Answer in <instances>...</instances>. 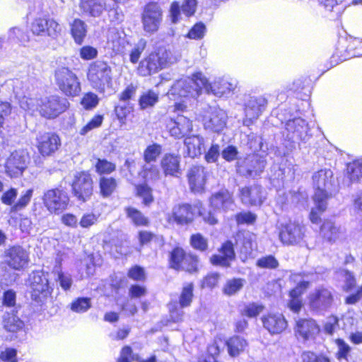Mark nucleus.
I'll use <instances>...</instances> for the list:
<instances>
[{
  "instance_id": "37998d69",
  "label": "nucleus",
  "mask_w": 362,
  "mask_h": 362,
  "mask_svg": "<svg viewBox=\"0 0 362 362\" xmlns=\"http://www.w3.org/2000/svg\"><path fill=\"white\" fill-rule=\"evenodd\" d=\"M245 280L240 278L232 279L226 283L223 291L227 296H233L242 289Z\"/></svg>"
},
{
  "instance_id": "09e8293b",
  "label": "nucleus",
  "mask_w": 362,
  "mask_h": 362,
  "mask_svg": "<svg viewBox=\"0 0 362 362\" xmlns=\"http://www.w3.org/2000/svg\"><path fill=\"white\" fill-rule=\"evenodd\" d=\"M33 189H29L23 192L16 203L11 206V211H18L24 209L30 202Z\"/></svg>"
},
{
  "instance_id": "680f3d73",
  "label": "nucleus",
  "mask_w": 362,
  "mask_h": 362,
  "mask_svg": "<svg viewBox=\"0 0 362 362\" xmlns=\"http://www.w3.org/2000/svg\"><path fill=\"white\" fill-rule=\"evenodd\" d=\"M257 265L261 268L275 269L279 266V262L273 256L269 255L259 259Z\"/></svg>"
},
{
  "instance_id": "13d9d810",
  "label": "nucleus",
  "mask_w": 362,
  "mask_h": 362,
  "mask_svg": "<svg viewBox=\"0 0 362 362\" xmlns=\"http://www.w3.org/2000/svg\"><path fill=\"white\" fill-rule=\"evenodd\" d=\"M98 102L99 98L97 95L93 93H88L83 97L81 104L84 108L88 110L95 107Z\"/></svg>"
},
{
  "instance_id": "bf43d9fd",
  "label": "nucleus",
  "mask_w": 362,
  "mask_h": 362,
  "mask_svg": "<svg viewBox=\"0 0 362 362\" xmlns=\"http://www.w3.org/2000/svg\"><path fill=\"white\" fill-rule=\"evenodd\" d=\"M302 362H330L329 359L322 355H316L311 351H304L301 354Z\"/></svg>"
},
{
  "instance_id": "6e6552de",
  "label": "nucleus",
  "mask_w": 362,
  "mask_h": 362,
  "mask_svg": "<svg viewBox=\"0 0 362 362\" xmlns=\"http://www.w3.org/2000/svg\"><path fill=\"white\" fill-rule=\"evenodd\" d=\"M30 287L31 298L37 303H43L51 294L48 279L42 272H35L30 274Z\"/></svg>"
},
{
  "instance_id": "0eeeda50",
  "label": "nucleus",
  "mask_w": 362,
  "mask_h": 362,
  "mask_svg": "<svg viewBox=\"0 0 362 362\" xmlns=\"http://www.w3.org/2000/svg\"><path fill=\"white\" fill-rule=\"evenodd\" d=\"M266 166V160L259 155L252 154L237 162V172L240 175L256 178L264 171Z\"/></svg>"
},
{
  "instance_id": "8fccbe9b",
  "label": "nucleus",
  "mask_w": 362,
  "mask_h": 362,
  "mask_svg": "<svg viewBox=\"0 0 362 362\" xmlns=\"http://www.w3.org/2000/svg\"><path fill=\"white\" fill-rule=\"evenodd\" d=\"M158 100V95L153 90L144 93L139 99V105L141 109H146L153 106Z\"/></svg>"
},
{
  "instance_id": "473e14b6",
  "label": "nucleus",
  "mask_w": 362,
  "mask_h": 362,
  "mask_svg": "<svg viewBox=\"0 0 362 362\" xmlns=\"http://www.w3.org/2000/svg\"><path fill=\"white\" fill-rule=\"evenodd\" d=\"M237 237L238 242L242 244L241 252L245 255H251L256 248V235L250 231H245L238 233Z\"/></svg>"
},
{
  "instance_id": "c9c22d12",
  "label": "nucleus",
  "mask_w": 362,
  "mask_h": 362,
  "mask_svg": "<svg viewBox=\"0 0 362 362\" xmlns=\"http://www.w3.org/2000/svg\"><path fill=\"white\" fill-rule=\"evenodd\" d=\"M230 356L235 357L243 352L247 343L246 340L238 336L230 338L226 343Z\"/></svg>"
},
{
  "instance_id": "2f4dec72",
  "label": "nucleus",
  "mask_w": 362,
  "mask_h": 362,
  "mask_svg": "<svg viewBox=\"0 0 362 362\" xmlns=\"http://www.w3.org/2000/svg\"><path fill=\"white\" fill-rule=\"evenodd\" d=\"M184 144L187 155L191 158L200 156L204 148V139L200 135H188L185 138Z\"/></svg>"
},
{
  "instance_id": "ea45409f",
  "label": "nucleus",
  "mask_w": 362,
  "mask_h": 362,
  "mask_svg": "<svg viewBox=\"0 0 362 362\" xmlns=\"http://www.w3.org/2000/svg\"><path fill=\"white\" fill-rule=\"evenodd\" d=\"M162 152V146L158 144L148 146L144 151V160L146 163L155 162Z\"/></svg>"
},
{
  "instance_id": "cd10ccee",
  "label": "nucleus",
  "mask_w": 362,
  "mask_h": 362,
  "mask_svg": "<svg viewBox=\"0 0 362 362\" xmlns=\"http://www.w3.org/2000/svg\"><path fill=\"white\" fill-rule=\"evenodd\" d=\"M320 234L329 243H335L344 235V229L334 222L326 220L320 228Z\"/></svg>"
},
{
  "instance_id": "052dcab7",
  "label": "nucleus",
  "mask_w": 362,
  "mask_h": 362,
  "mask_svg": "<svg viewBox=\"0 0 362 362\" xmlns=\"http://www.w3.org/2000/svg\"><path fill=\"white\" fill-rule=\"evenodd\" d=\"M103 120V117L102 115H96L86 125L83 127L80 130V134L86 135L90 130L99 127Z\"/></svg>"
},
{
  "instance_id": "39448f33",
  "label": "nucleus",
  "mask_w": 362,
  "mask_h": 362,
  "mask_svg": "<svg viewBox=\"0 0 362 362\" xmlns=\"http://www.w3.org/2000/svg\"><path fill=\"white\" fill-rule=\"evenodd\" d=\"M111 67L105 62L97 60L92 63L87 74L88 80L96 90L103 92L112 81Z\"/></svg>"
},
{
  "instance_id": "5701e85b",
  "label": "nucleus",
  "mask_w": 362,
  "mask_h": 362,
  "mask_svg": "<svg viewBox=\"0 0 362 362\" xmlns=\"http://www.w3.org/2000/svg\"><path fill=\"white\" fill-rule=\"evenodd\" d=\"M286 130L288 132V139L305 141L308 137V124L305 119L300 117L288 120L286 124Z\"/></svg>"
},
{
  "instance_id": "f3484780",
  "label": "nucleus",
  "mask_w": 362,
  "mask_h": 362,
  "mask_svg": "<svg viewBox=\"0 0 362 362\" xmlns=\"http://www.w3.org/2000/svg\"><path fill=\"white\" fill-rule=\"evenodd\" d=\"M227 115L225 111L217 107H210L207 115L204 117V128L214 132H221L226 125Z\"/></svg>"
},
{
  "instance_id": "774afa93",
  "label": "nucleus",
  "mask_w": 362,
  "mask_h": 362,
  "mask_svg": "<svg viewBox=\"0 0 362 362\" xmlns=\"http://www.w3.org/2000/svg\"><path fill=\"white\" fill-rule=\"evenodd\" d=\"M0 359L5 362H17V351L12 348H6L0 353Z\"/></svg>"
},
{
  "instance_id": "5fc2aeb1",
  "label": "nucleus",
  "mask_w": 362,
  "mask_h": 362,
  "mask_svg": "<svg viewBox=\"0 0 362 362\" xmlns=\"http://www.w3.org/2000/svg\"><path fill=\"white\" fill-rule=\"evenodd\" d=\"M190 243L193 248L205 251L208 247V240L200 233L192 235L190 238Z\"/></svg>"
},
{
  "instance_id": "7c9ffc66",
  "label": "nucleus",
  "mask_w": 362,
  "mask_h": 362,
  "mask_svg": "<svg viewBox=\"0 0 362 362\" xmlns=\"http://www.w3.org/2000/svg\"><path fill=\"white\" fill-rule=\"evenodd\" d=\"M79 8L85 14L99 17L106 10L105 0H80Z\"/></svg>"
},
{
  "instance_id": "de8ad7c7",
  "label": "nucleus",
  "mask_w": 362,
  "mask_h": 362,
  "mask_svg": "<svg viewBox=\"0 0 362 362\" xmlns=\"http://www.w3.org/2000/svg\"><path fill=\"white\" fill-rule=\"evenodd\" d=\"M136 194L143 199L144 204L147 205L153 201L152 189L146 183L136 185Z\"/></svg>"
},
{
  "instance_id": "864d4df0",
  "label": "nucleus",
  "mask_w": 362,
  "mask_h": 362,
  "mask_svg": "<svg viewBox=\"0 0 362 362\" xmlns=\"http://www.w3.org/2000/svg\"><path fill=\"white\" fill-rule=\"evenodd\" d=\"M96 172L99 174H109L115 170V164L105 160L100 159L97 160L95 163Z\"/></svg>"
},
{
  "instance_id": "58836bf2",
  "label": "nucleus",
  "mask_w": 362,
  "mask_h": 362,
  "mask_svg": "<svg viewBox=\"0 0 362 362\" xmlns=\"http://www.w3.org/2000/svg\"><path fill=\"white\" fill-rule=\"evenodd\" d=\"M349 183L358 182L362 177V159L354 161L347 165Z\"/></svg>"
},
{
  "instance_id": "4468645a",
  "label": "nucleus",
  "mask_w": 362,
  "mask_h": 362,
  "mask_svg": "<svg viewBox=\"0 0 362 362\" xmlns=\"http://www.w3.org/2000/svg\"><path fill=\"white\" fill-rule=\"evenodd\" d=\"M167 128L171 136L180 139L192 133V121L185 116L178 115L176 118L170 119L167 124Z\"/></svg>"
},
{
  "instance_id": "6e6d98bb",
  "label": "nucleus",
  "mask_w": 362,
  "mask_h": 362,
  "mask_svg": "<svg viewBox=\"0 0 362 362\" xmlns=\"http://www.w3.org/2000/svg\"><path fill=\"white\" fill-rule=\"evenodd\" d=\"M91 306L90 299L88 298H78L71 305V309L76 313L87 311Z\"/></svg>"
},
{
  "instance_id": "dca6fc26",
  "label": "nucleus",
  "mask_w": 362,
  "mask_h": 362,
  "mask_svg": "<svg viewBox=\"0 0 362 362\" xmlns=\"http://www.w3.org/2000/svg\"><path fill=\"white\" fill-rule=\"evenodd\" d=\"M37 148L42 156H49L60 146L59 137L51 132L39 133L36 138Z\"/></svg>"
},
{
  "instance_id": "f03ea898",
  "label": "nucleus",
  "mask_w": 362,
  "mask_h": 362,
  "mask_svg": "<svg viewBox=\"0 0 362 362\" xmlns=\"http://www.w3.org/2000/svg\"><path fill=\"white\" fill-rule=\"evenodd\" d=\"M313 185L315 188L314 202L320 211L327 209L326 200L331 196L335 189L334 179L330 169H322L313 175Z\"/></svg>"
},
{
  "instance_id": "c03bdc74",
  "label": "nucleus",
  "mask_w": 362,
  "mask_h": 362,
  "mask_svg": "<svg viewBox=\"0 0 362 362\" xmlns=\"http://www.w3.org/2000/svg\"><path fill=\"white\" fill-rule=\"evenodd\" d=\"M199 259L197 255L187 254L181 264L180 270H184L189 273L196 272L198 270Z\"/></svg>"
},
{
  "instance_id": "f8f14e48",
  "label": "nucleus",
  "mask_w": 362,
  "mask_h": 362,
  "mask_svg": "<svg viewBox=\"0 0 362 362\" xmlns=\"http://www.w3.org/2000/svg\"><path fill=\"white\" fill-rule=\"evenodd\" d=\"M31 32L34 35L50 37L56 39L61 33L59 24L52 18H38L31 24Z\"/></svg>"
},
{
  "instance_id": "a211bd4d",
  "label": "nucleus",
  "mask_w": 362,
  "mask_h": 362,
  "mask_svg": "<svg viewBox=\"0 0 362 362\" xmlns=\"http://www.w3.org/2000/svg\"><path fill=\"white\" fill-rule=\"evenodd\" d=\"M5 261L12 269L20 270L28 264V253L21 246H13L5 251Z\"/></svg>"
},
{
  "instance_id": "9d476101",
  "label": "nucleus",
  "mask_w": 362,
  "mask_h": 362,
  "mask_svg": "<svg viewBox=\"0 0 362 362\" xmlns=\"http://www.w3.org/2000/svg\"><path fill=\"white\" fill-rule=\"evenodd\" d=\"M163 19V11L158 3L150 2L146 4L141 16L144 30L150 33L156 32Z\"/></svg>"
},
{
  "instance_id": "4c0bfd02",
  "label": "nucleus",
  "mask_w": 362,
  "mask_h": 362,
  "mask_svg": "<svg viewBox=\"0 0 362 362\" xmlns=\"http://www.w3.org/2000/svg\"><path fill=\"white\" fill-rule=\"evenodd\" d=\"M146 181H156L160 179V173L158 167L152 163H145L139 173Z\"/></svg>"
},
{
  "instance_id": "603ef678",
  "label": "nucleus",
  "mask_w": 362,
  "mask_h": 362,
  "mask_svg": "<svg viewBox=\"0 0 362 362\" xmlns=\"http://www.w3.org/2000/svg\"><path fill=\"white\" fill-rule=\"evenodd\" d=\"M8 38L10 40H16L21 44L28 42L30 40L28 35L18 27H14L9 30Z\"/></svg>"
},
{
  "instance_id": "a878e982",
  "label": "nucleus",
  "mask_w": 362,
  "mask_h": 362,
  "mask_svg": "<svg viewBox=\"0 0 362 362\" xmlns=\"http://www.w3.org/2000/svg\"><path fill=\"white\" fill-rule=\"evenodd\" d=\"M219 255H213L210 257V262L213 265L228 267L230 266V262L235 257L233 245L230 241H227L223 244L219 250Z\"/></svg>"
},
{
  "instance_id": "9b49d317",
  "label": "nucleus",
  "mask_w": 362,
  "mask_h": 362,
  "mask_svg": "<svg viewBox=\"0 0 362 362\" xmlns=\"http://www.w3.org/2000/svg\"><path fill=\"white\" fill-rule=\"evenodd\" d=\"M69 198L66 192L58 188L47 190L43 196V202L47 210L54 214H60L69 204Z\"/></svg>"
},
{
  "instance_id": "aec40b11",
  "label": "nucleus",
  "mask_w": 362,
  "mask_h": 362,
  "mask_svg": "<svg viewBox=\"0 0 362 362\" xmlns=\"http://www.w3.org/2000/svg\"><path fill=\"white\" fill-rule=\"evenodd\" d=\"M267 105V100L264 97H251L245 105L246 119L244 120V124L249 126L253 119H257L265 110Z\"/></svg>"
},
{
  "instance_id": "f704fd0d",
  "label": "nucleus",
  "mask_w": 362,
  "mask_h": 362,
  "mask_svg": "<svg viewBox=\"0 0 362 362\" xmlns=\"http://www.w3.org/2000/svg\"><path fill=\"white\" fill-rule=\"evenodd\" d=\"M206 85L204 90L206 93L212 92L214 95L219 96L230 93L233 89L232 84L223 79H219L218 81H215L213 84L209 83L206 80Z\"/></svg>"
},
{
  "instance_id": "4be33fe9",
  "label": "nucleus",
  "mask_w": 362,
  "mask_h": 362,
  "mask_svg": "<svg viewBox=\"0 0 362 362\" xmlns=\"http://www.w3.org/2000/svg\"><path fill=\"white\" fill-rule=\"evenodd\" d=\"M294 332L304 341L314 339L320 332V327L313 319H298L296 321Z\"/></svg>"
},
{
  "instance_id": "a18cd8bd",
  "label": "nucleus",
  "mask_w": 362,
  "mask_h": 362,
  "mask_svg": "<svg viewBox=\"0 0 362 362\" xmlns=\"http://www.w3.org/2000/svg\"><path fill=\"white\" fill-rule=\"evenodd\" d=\"M186 255L187 254L185 253L182 248H175L170 254V267L176 270H180L181 264L182 263Z\"/></svg>"
},
{
  "instance_id": "4d7b16f0",
  "label": "nucleus",
  "mask_w": 362,
  "mask_h": 362,
  "mask_svg": "<svg viewBox=\"0 0 362 362\" xmlns=\"http://www.w3.org/2000/svg\"><path fill=\"white\" fill-rule=\"evenodd\" d=\"M146 45V41L144 39H141L138 42V43L136 45V46L130 53L131 62H132L133 64H136L139 61L141 53L145 49Z\"/></svg>"
},
{
  "instance_id": "2eb2a0df",
  "label": "nucleus",
  "mask_w": 362,
  "mask_h": 362,
  "mask_svg": "<svg viewBox=\"0 0 362 362\" xmlns=\"http://www.w3.org/2000/svg\"><path fill=\"white\" fill-rule=\"evenodd\" d=\"M304 237V227L296 222L289 221L281 225L279 238L284 244L298 243Z\"/></svg>"
},
{
  "instance_id": "e433bc0d",
  "label": "nucleus",
  "mask_w": 362,
  "mask_h": 362,
  "mask_svg": "<svg viewBox=\"0 0 362 362\" xmlns=\"http://www.w3.org/2000/svg\"><path fill=\"white\" fill-rule=\"evenodd\" d=\"M3 326L8 332H16L23 328L24 323L13 313H7L3 317Z\"/></svg>"
},
{
  "instance_id": "0e129e2a",
  "label": "nucleus",
  "mask_w": 362,
  "mask_h": 362,
  "mask_svg": "<svg viewBox=\"0 0 362 362\" xmlns=\"http://www.w3.org/2000/svg\"><path fill=\"white\" fill-rule=\"evenodd\" d=\"M98 221V216L93 213L85 214L81 217L79 225L83 228H88Z\"/></svg>"
},
{
  "instance_id": "1a4fd4ad",
  "label": "nucleus",
  "mask_w": 362,
  "mask_h": 362,
  "mask_svg": "<svg viewBox=\"0 0 362 362\" xmlns=\"http://www.w3.org/2000/svg\"><path fill=\"white\" fill-rule=\"evenodd\" d=\"M72 190L78 201L85 202L93 194V181L90 175L87 172L77 173L72 182Z\"/></svg>"
},
{
  "instance_id": "7ed1b4c3",
  "label": "nucleus",
  "mask_w": 362,
  "mask_h": 362,
  "mask_svg": "<svg viewBox=\"0 0 362 362\" xmlns=\"http://www.w3.org/2000/svg\"><path fill=\"white\" fill-rule=\"evenodd\" d=\"M173 60L171 51L165 47H160L140 62L138 71L141 76H150L168 67Z\"/></svg>"
},
{
  "instance_id": "a19ab883",
  "label": "nucleus",
  "mask_w": 362,
  "mask_h": 362,
  "mask_svg": "<svg viewBox=\"0 0 362 362\" xmlns=\"http://www.w3.org/2000/svg\"><path fill=\"white\" fill-rule=\"evenodd\" d=\"M117 181L113 177H101L100 180V193L103 197H110L117 187Z\"/></svg>"
},
{
  "instance_id": "72a5a7b5",
  "label": "nucleus",
  "mask_w": 362,
  "mask_h": 362,
  "mask_svg": "<svg viewBox=\"0 0 362 362\" xmlns=\"http://www.w3.org/2000/svg\"><path fill=\"white\" fill-rule=\"evenodd\" d=\"M71 34L74 42L78 45H81L87 34V25L86 23L78 18H76L70 25Z\"/></svg>"
},
{
  "instance_id": "412c9836",
  "label": "nucleus",
  "mask_w": 362,
  "mask_h": 362,
  "mask_svg": "<svg viewBox=\"0 0 362 362\" xmlns=\"http://www.w3.org/2000/svg\"><path fill=\"white\" fill-rule=\"evenodd\" d=\"M264 328L271 334L282 333L288 327V322L281 313H268L261 317Z\"/></svg>"
},
{
  "instance_id": "393cba45",
  "label": "nucleus",
  "mask_w": 362,
  "mask_h": 362,
  "mask_svg": "<svg viewBox=\"0 0 362 362\" xmlns=\"http://www.w3.org/2000/svg\"><path fill=\"white\" fill-rule=\"evenodd\" d=\"M194 219V214L191 205L182 204L175 206L172 212L168 215V221H172L179 225H185L191 223Z\"/></svg>"
},
{
  "instance_id": "b1692460",
  "label": "nucleus",
  "mask_w": 362,
  "mask_h": 362,
  "mask_svg": "<svg viewBox=\"0 0 362 362\" xmlns=\"http://www.w3.org/2000/svg\"><path fill=\"white\" fill-rule=\"evenodd\" d=\"M240 197L244 204L252 206L261 204L265 198L263 188L258 185L242 188Z\"/></svg>"
},
{
  "instance_id": "338daca9",
  "label": "nucleus",
  "mask_w": 362,
  "mask_h": 362,
  "mask_svg": "<svg viewBox=\"0 0 362 362\" xmlns=\"http://www.w3.org/2000/svg\"><path fill=\"white\" fill-rule=\"evenodd\" d=\"M205 32V25L203 23H197L189 31L188 37L192 39H201L203 37Z\"/></svg>"
},
{
  "instance_id": "69168bd1",
  "label": "nucleus",
  "mask_w": 362,
  "mask_h": 362,
  "mask_svg": "<svg viewBox=\"0 0 362 362\" xmlns=\"http://www.w3.org/2000/svg\"><path fill=\"white\" fill-rule=\"evenodd\" d=\"M257 218V216L250 211L241 212L236 215V221L238 224L253 223Z\"/></svg>"
},
{
  "instance_id": "423d86ee",
  "label": "nucleus",
  "mask_w": 362,
  "mask_h": 362,
  "mask_svg": "<svg viewBox=\"0 0 362 362\" xmlns=\"http://www.w3.org/2000/svg\"><path fill=\"white\" fill-rule=\"evenodd\" d=\"M54 78L59 88L66 95L76 96L81 92V86L76 75L69 68L59 67L55 70Z\"/></svg>"
},
{
  "instance_id": "c756f323",
  "label": "nucleus",
  "mask_w": 362,
  "mask_h": 362,
  "mask_svg": "<svg viewBox=\"0 0 362 362\" xmlns=\"http://www.w3.org/2000/svg\"><path fill=\"white\" fill-rule=\"evenodd\" d=\"M210 204L213 208L226 211L233 206V199L230 193L228 190L223 189L211 197Z\"/></svg>"
},
{
  "instance_id": "f257e3e1",
  "label": "nucleus",
  "mask_w": 362,
  "mask_h": 362,
  "mask_svg": "<svg viewBox=\"0 0 362 362\" xmlns=\"http://www.w3.org/2000/svg\"><path fill=\"white\" fill-rule=\"evenodd\" d=\"M19 98L21 107L30 112L32 114L38 112L40 115L46 119H54L64 112L68 107L66 99L57 95L35 98L31 97L30 93H21L16 90Z\"/></svg>"
},
{
  "instance_id": "3c124183",
  "label": "nucleus",
  "mask_w": 362,
  "mask_h": 362,
  "mask_svg": "<svg viewBox=\"0 0 362 362\" xmlns=\"http://www.w3.org/2000/svg\"><path fill=\"white\" fill-rule=\"evenodd\" d=\"M264 308V306L262 304L250 303L244 306L241 314L248 317H255L263 311Z\"/></svg>"
},
{
  "instance_id": "79ce46f5",
  "label": "nucleus",
  "mask_w": 362,
  "mask_h": 362,
  "mask_svg": "<svg viewBox=\"0 0 362 362\" xmlns=\"http://www.w3.org/2000/svg\"><path fill=\"white\" fill-rule=\"evenodd\" d=\"M125 211L128 218L136 226H144L148 225V220L145 217L143 214L133 207H127L125 209Z\"/></svg>"
},
{
  "instance_id": "e2e57ef3",
  "label": "nucleus",
  "mask_w": 362,
  "mask_h": 362,
  "mask_svg": "<svg viewBox=\"0 0 362 362\" xmlns=\"http://www.w3.org/2000/svg\"><path fill=\"white\" fill-rule=\"evenodd\" d=\"M132 111V107L126 105H117L115 107V112L117 117L122 124H125L126 118Z\"/></svg>"
},
{
  "instance_id": "bb28decb",
  "label": "nucleus",
  "mask_w": 362,
  "mask_h": 362,
  "mask_svg": "<svg viewBox=\"0 0 362 362\" xmlns=\"http://www.w3.org/2000/svg\"><path fill=\"white\" fill-rule=\"evenodd\" d=\"M207 173L201 165L192 166L188 172L187 177L191 189L193 191L202 190L206 183Z\"/></svg>"
},
{
  "instance_id": "c85d7f7f",
  "label": "nucleus",
  "mask_w": 362,
  "mask_h": 362,
  "mask_svg": "<svg viewBox=\"0 0 362 362\" xmlns=\"http://www.w3.org/2000/svg\"><path fill=\"white\" fill-rule=\"evenodd\" d=\"M180 158L171 153L165 154L163 157L160 165L164 174L173 177H178L181 174Z\"/></svg>"
},
{
  "instance_id": "49530a36",
  "label": "nucleus",
  "mask_w": 362,
  "mask_h": 362,
  "mask_svg": "<svg viewBox=\"0 0 362 362\" xmlns=\"http://www.w3.org/2000/svg\"><path fill=\"white\" fill-rule=\"evenodd\" d=\"M193 298V284H187L182 288L179 303L181 308L187 307L191 304Z\"/></svg>"
},
{
  "instance_id": "20e7f679",
  "label": "nucleus",
  "mask_w": 362,
  "mask_h": 362,
  "mask_svg": "<svg viewBox=\"0 0 362 362\" xmlns=\"http://www.w3.org/2000/svg\"><path fill=\"white\" fill-rule=\"evenodd\" d=\"M206 78L201 73H197L192 78L180 79L172 86V95L180 97H198L206 87Z\"/></svg>"
},
{
  "instance_id": "ddd939ff",
  "label": "nucleus",
  "mask_w": 362,
  "mask_h": 362,
  "mask_svg": "<svg viewBox=\"0 0 362 362\" xmlns=\"http://www.w3.org/2000/svg\"><path fill=\"white\" fill-rule=\"evenodd\" d=\"M29 162V156L25 150H17L8 158L6 163V171L11 177L22 175Z\"/></svg>"
},
{
  "instance_id": "6ab92c4d",
  "label": "nucleus",
  "mask_w": 362,
  "mask_h": 362,
  "mask_svg": "<svg viewBox=\"0 0 362 362\" xmlns=\"http://www.w3.org/2000/svg\"><path fill=\"white\" fill-rule=\"evenodd\" d=\"M333 302L332 292L325 288L315 289L309 296V304L313 310H325Z\"/></svg>"
}]
</instances>
